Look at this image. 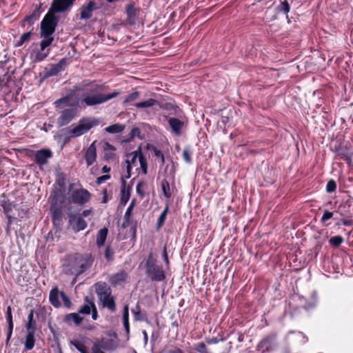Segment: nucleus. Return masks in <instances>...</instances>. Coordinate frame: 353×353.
Instances as JSON below:
<instances>
[{
	"instance_id": "obj_1",
	"label": "nucleus",
	"mask_w": 353,
	"mask_h": 353,
	"mask_svg": "<svg viewBox=\"0 0 353 353\" xmlns=\"http://www.w3.org/2000/svg\"><path fill=\"white\" fill-rule=\"evenodd\" d=\"M94 259L91 254H76L68 259L63 265V272L66 274L78 276L85 272L92 265Z\"/></svg>"
},
{
	"instance_id": "obj_2",
	"label": "nucleus",
	"mask_w": 353,
	"mask_h": 353,
	"mask_svg": "<svg viewBox=\"0 0 353 353\" xmlns=\"http://www.w3.org/2000/svg\"><path fill=\"white\" fill-rule=\"evenodd\" d=\"M58 20L53 14H46L41 22V37L43 39L41 41V50L46 49L54 41L52 34L54 32Z\"/></svg>"
},
{
	"instance_id": "obj_3",
	"label": "nucleus",
	"mask_w": 353,
	"mask_h": 353,
	"mask_svg": "<svg viewBox=\"0 0 353 353\" xmlns=\"http://www.w3.org/2000/svg\"><path fill=\"white\" fill-rule=\"evenodd\" d=\"M119 94V92L116 91L109 94L100 92L86 93L83 94L81 103H84L87 106H94L107 102L117 97Z\"/></svg>"
},
{
	"instance_id": "obj_4",
	"label": "nucleus",
	"mask_w": 353,
	"mask_h": 353,
	"mask_svg": "<svg viewBox=\"0 0 353 353\" xmlns=\"http://www.w3.org/2000/svg\"><path fill=\"white\" fill-rule=\"evenodd\" d=\"M97 124L98 121L95 119L83 118L79 120L76 126L70 128L68 132L71 137H78L88 132L93 126Z\"/></svg>"
},
{
	"instance_id": "obj_5",
	"label": "nucleus",
	"mask_w": 353,
	"mask_h": 353,
	"mask_svg": "<svg viewBox=\"0 0 353 353\" xmlns=\"http://www.w3.org/2000/svg\"><path fill=\"white\" fill-rule=\"evenodd\" d=\"M141 152V148H139L137 150L130 152L126 155V173L124 174L122 177H124V179H130L131 176V171L134 168H135L136 170L139 172L138 164Z\"/></svg>"
},
{
	"instance_id": "obj_6",
	"label": "nucleus",
	"mask_w": 353,
	"mask_h": 353,
	"mask_svg": "<svg viewBox=\"0 0 353 353\" xmlns=\"http://www.w3.org/2000/svg\"><path fill=\"white\" fill-rule=\"evenodd\" d=\"M68 222L72 230L76 233L83 230L87 227V222L79 214L70 213L68 215Z\"/></svg>"
},
{
	"instance_id": "obj_7",
	"label": "nucleus",
	"mask_w": 353,
	"mask_h": 353,
	"mask_svg": "<svg viewBox=\"0 0 353 353\" xmlns=\"http://www.w3.org/2000/svg\"><path fill=\"white\" fill-rule=\"evenodd\" d=\"M90 193L85 189L81 188L72 191L70 196L71 201L73 203L83 205L90 199Z\"/></svg>"
},
{
	"instance_id": "obj_8",
	"label": "nucleus",
	"mask_w": 353,
	"mask_h": 353,
	"mask_svg": "<svg viewBox=\"0 0 353 353\" xmlns=\"http://www.w3.org/2000/svg\"><path fill=\"white\" fill-rule=\"evenodd\" d=\"M145 274L153 281H163L165 279L163 270L157 264L146 267Z\"/></svg>"
},
{
	"instance_id": "obj_9",
	"label": "nucleus",
	"mask_w": 353,
	"mask_h": 353,
	"mask_svg": "<svg viewBox=\"0 0 353 353\" xmlns=\"http://www.w3.org/2000/svg\"><path fill=\"white\" fill-rule=\"evenodd\" d=\"M52 157V152L50 149H41L36 152L34 160L37 165L42 166L46 164Z\"/></svg>"
},
{
	"instance_id": "obj_10",
	"label": "nucleus",
	"mask_w": 353,
	"mask_h": 353,
	"mask_svg": "<svg viewBox=\"0 0 353 353\" xmlns=\"http://www.w3.org/2000/svg\"><path fill=\"white\" fill-rule=\"evenodd\" d=\"M66 65V59H61L57 64L52 65L49 70L44 72V78L46 79L57 75L65 70Z\"/></svg>"
},
{
	"instance_id": "obj_11",
	"label": "nucleus",
	"mask_w": 353,
	"mask_h": 353,
	"mask_svg": "<svg viewBox=\"0 0 353 353\" xmlns=\"http://www.w3.org/2000/svg\"><path fill=\"white\" fill-rule=\"evenodd\" d=\"M166 118L172 132L176 136H180L185 125L184 121L176 117Z\"/></svg>"
},
{
	"instance_id": "obj_12",
	"label": "nucleus",
	"mask_w": 353,
	"mask_h": 353,
	"mask_svg": "<svg viewBox=\"0 0 353 353\" xmlns=\"http://www.w3.org/2000/svg\"><path fill=\"white\" fill-rule=\"evenodd\" d=\"M276 338V334L275 333L268 335L258 344V350L262 352L271 351L272 350L273 342Z\"/></svg>"
},
{
	"instance_id": "obj_13",
	"label": "nucleus",
	"mask_w": 353,
	"mask_h": 353,
	"mask_svg": "<svg viewBox=\"0 0 353 353\" xmlns=\"http://www.w3.org/2000/svg\"><path fill=\"white\" fill-rule=\"evenodd\" d=\"M75 0H53L51 9L54 12H63L71 7Z\"/></svg>"
},
{
	"instance_id": "obj_14",
	"label": "nucleus",
	"mask_w": 353,
	"mask_h": 353,
	"mask_svg": "<svg viewBox=\"0 0 353 353\" xmlns=\"http://www.w3.org/2000/svg\"><path fill=\"white\" fill-rule=\"evenodd\" d=\"M99 8L96 3L93 1H90L87 5H83L81 8L80 19H89L92 16V12Z\"/></svg>"
},
{
	"instance_id": "obj_15",
	"label": "nucleus",
	"mask_w": 353,
	"mask_h": 353,
	"mask_svg": "<svg viewBox=\"0 0 353 353\" xmlns=\"http://www.w3.org/2000/svg\"><path fill=\"white\" fill-rule=\"evenodd\" d=\"M75 117V110L72 108L65 109L61 113L57 123L59 126L62 127L68 124Z\"/></svg>"
},
{
	"instance_id": "obj_16",
	"label": "nucleus",
	"mask_w": 353,
	"mask_h": 353,
	"mask_svg": "<svg viewBox=\"0 0 353 353\" xmlns=\"http://www.w3.org/2000/svg\"><path fill=\"white\" fill-rule=\"evenodd\" d=\"M139 11V9L134 8L133 3H129L125 6L127 21L128 24L133 25L136 23L138 19Z\"/></svg>"
},
{
	"instance_id": "obj_17",
	"label": "nucleus",
	"mask_w": 353,
	"mask_h": 353,
	"mask_svg": "<svg viewBox=\"0 0 353 353\" xmlns=\"http://www.w3.org/2000/svg\"><path fill=\"white\" fill-rule=\"evenodd\" d=\"M95 292L99 299L112 294L110 287L105 282H98L95 283Z\"/></svg>"
},
{
	"instance_id": "obj_18",
	"label": "nucleus",
	"mask_w": 353,
	"mask_h": 353,
	"mask_svg": "<svg viewBox=\"0 0 353 353\" xmlns=\"http://www.w3.org/2000/svg\"><path fill=\"white\" fill-rule=\"evenodd\" d=\"M55 197L52 200L50 210L52 211V219L54 224H59L62 219V207L57 205L54 201Z\"/></svg>"
},
{
	"instance_id": "obj_19",
	"label": "nucleus",
	"mask_w": 353,
	"mask_h": 353,
	"mask_svg": "<svg viewBox=\"0 0 353 353\" xmlns=\"http://www.w3.org/2000/svg\"><path fill=\"white\" fill-rule=\"evenodd\" d=\"M101 303L102 307L107 308L111 312L117 311V306L115 303V298L110 294L99 299Z\"/></svg>"
},
{
	"instance_id": "obj_20",
	"label": "nucleus",
	"mask_w": 353,
	"mask_h": 353,
	"mask_svg": "<svg viewBox=\"0 0 353 353\" xmlns=\"http://www.w3.org/2000/svg\"><path fill=\"white\" fill-rule=\"evenodd\" d=\"M96 159L97 149L94 143H92L88 148L85 155V159L88 166L92 165L95 162Z\"/></svg>"
},
{
	"instance_id": "obj_21",
	"label": "nucleus",
	"mask_w": 353,
	"mask_h": 353,
	"mask_svg": "<svg viewBox=\"0 0 353 353\" xmlns=\"http://www.w3.org/2000/svg\"><path fill=\"white\" fill-rule=\"evenodd\" d=\"M126 179L124 177H121V199L120 203L123 205H125L128 202L130 197V188H126Z\"/></svg>"
},
{
	"instance_id": "obj_22",
	"label": "nucleus",
	"mask_w": 353,
	"mask_h": 353,
	"mask_svg": "<svg viewBox=\"0 0 353 353\" xmlns=\"http://www.w3.org/2000/svg\"><path fill=\"white\" fill-rule=\"evenodd\" d=\"M127 276H128L127 273L125 271L121 270V271L114 274V275H112L110 278V282L114 286L121 285L122 283H123L125 281Z\"/></svg>"
},
{
	"instance_id": "obj_23",
	"label": "nucleus",
	"mask_w": 353,
	"mask_h": 353,
	"mask_svg": "<svg viewBox=\"0 0 353 353\" xmlns=\"http://www.w3.org/2000/svg\"><path fill=\"white\" fill-rule=\"evenodd\" d=\"M85 303L80 306L78 312L83 314H90L93 306L95 305L94 303L90 300L88 296L85 298Z\"/></svg>"
},
{
	"instance_id": "obj_24",
	"label": "nucleus",
	"mask_w": 353,
	"mask_h": 353,
	"mask_svg": "<svg viewBox=\"0 0 353 353\" xmlns=\"http://www.w3.org/2000/svg\"><path fill=\"white\" fill-rule=\"evenodd\" d=\"M59 292L57 288H54L51 290L49 295V300L50 303L55 307H59L61 304L59 301Z\"/></svg>"
},
{
	"instance_id": "obj_25",
	"label": "nucleus",
	"mask_w": 353,
	"mask_h": 353,
	"mask_svg": "<svg viewBox=\"0 0 353 353\" xmlns=\"http://www.w3.org/2000/svg\"><path fill=\"white\" fill-rule=\"evenodd\" d=\"M83 318L79 316V313H70L65 316L64 321L68 324L73 322L76 325H79L83 321Z\"/></svg>"
},
{
	"instance_id": "obj_26",
	"label": "nucleus",
	"mask_w": 353,
	"mask_h": 353,
	"mask_svg": "<svg viewBox=\"0 0 353 353\" xmlns=\"http://www.w3.org/2000/svg\"><path fill=\"white\" fill-rule=\"evenodd\" d=\"M336 154L341 159L345 161L347 163L350 164L352 162V154L346 148H340L336 151Z\"/></svg>"
},
{
	"instance_id": "obj_27",
	"label": "nucleus",
	"mask_w": 353,
	"mask_h": 353,
	"mask_svg": "<svg viewBox=\"0 0 353 353\" xmlns=\"http://www.w3.org/2000/svg\"><path fill=\"white\" fill-rule=\"evenodd\" d=\"M108 230L106 228H101L97 233L96 243L99 248L102 247L106 240Z\"/></svg>"
},
{
	"instance_id": "obj_28",
	"label": "nucleus",
	"mask_w": 353,
	"mask_h": 353,
	"mask_svg": "<svg viewBox=\"0 0 353 353\" xmlns=\"http://www.w3.org/2000/svg\"><path fill=\"white\" fill-rule=\"evenodd\" d=\"M104 157L106 160H113L115 159V148L113 145L106 142L104 144Z\"/></svg>"
},
{
	"instance_id": "obj_29",
	"label": "nucleus",
	"mask_w": 353,
	"mask_h": 353,
	"mask_svg": "<svg viewBox=\"0 0 353 353\" xmlns=\"http://www.w3.org/2000/svg\"><path fill=\"white\" fill-rule=\"evenodd\" d=\"M122 319H123V324L125 332L127 334V336H129V334H130V323H129V307H128V305H125L123 307Z\"/></svg>"
},
{
	"instance_id": "obj_30",
	"label": "nucleus",
	"mask_w": 353,
	"mask_h": 353,
	"mask_svg": "<svg viewBox=\"0 0 353 353\" xmlns=\"http://www.w3.org/2000/svg\"><path fill=\"white\" fill-rule=\"evenodd\" d=\"M41 4L39 6H37L32 13L26 17L25 21L30 24L33 23L35 21H37L39 19L41 14Z\"/></svg>"
},
{
	"instance_id": "obj_31",
	"label": "nucleus",
	"mask_w": 353,
	"mask_h": 353,
	"mask_svg": "<svg viewBox=\"0 0 353 353\" xmlns=\"http://www.w3.org/2000/svg\"><path fill=\"white\" fill-rule=\"evenodd\" d=\"M159 108L170 112V114H176L179 108L171 102L161 103L159 104Z\"/></svg>"
},
{
	"instance_id": "obj_32",
	"label": "nucleus",
	"mask_w": 353,
	"mask_h": 353,
	"mask_svg": "<svg viewBox=\"0 0 353 353\" xmlns=\"http://www.w3.org/2000/svg\"><path fill=\"white\" fill-rule=\"evenodd\" d=\"M35 343L34 333H27L24 343L25 350L29 351L33 349Z\"/></svg>"
},
{
	"instance_id": "obj_33",
	"label": "nucleus",
	"mask_w": 353,
	"mask_h": 353,
	"mask_svg": "<svg viewBox=\"0 0 353 353\" xmlns=\"http://www.w3.org/2000/svg\"><path fill=\"white\" fill-rule=\"evenodd\" d=\"M158 103V101L154 99H149L146 101L136 103L134 105L137 108H148L152 107L153 105Z\"/></svg>"
},
{
	"instance_id": "obj_34",
	"label": "nucleus",
	"mask_w": 353,
	"mask_h": 353,
	"mask_svg": "<svg viewBox=\"0 0 353 353\" xmlns=\"http://www.w3.org/2000/svg\"><path fill=\"white\" fill-rule=\"evenodd\" d=\"M125 126L120 123H116L108 126L105 130L111 134L120 133L124 130Z\"/></svg>"
},
{
	"instance_id": "obj_35",
	"label": "nucleus",
	"mask_w": 353,
	"mask_h": 353,
	"mask_svg": "<svg viewBox=\"0 0 353 353\" xmlns=\"http://www.w3.org/2000/svg\"><path fill=\"white\" fill-rule=\"evenodd\" d=\"M132 313L134 315L135 321H143L146 319L145 315H144L141 311L139 304H137L136 307L132 309Z\"/></svg>"
},
{
	"instance_id": "obj_36",
	"label": "nucleus",
	"mask_w": 353,
	"mask_h": 353,
	"mask_svg": "<svg viewBox=\"0 0 353 353\" xmlns=\"http://www.w3.org/2000/svg\"><path fill=\"white\" fill-rule=\"evenodd\" d=\"M161 188L165 197L170 199L172 196V193L170 191V183L167 180L163 179L161 181Z\"/></svg>"
},
{
	"instance_id": "obj_37",
	"label": "nucleus",
	"mask_w": 353,
	"mask_h": 353,
	"mask_svg": "<svg viewBox=\"0 0 353 353\" xmlns=\"http://www.w3.org/2000/svg\"><path fill=\"white\" fill-rule=\"evenodd\" d=\"M139 170H141V172L143 174H146L147 171H148L147 160H146V158L142 154V152H141V154L139 155Z\"/></svg>"
},
{
	"instance_id": "obj_38",
	"label": "nucleus",
	"mask_w": 353,
	"mask_h": 353,
	"mask_svg": "<svg viewBox=\"0 0 353 353\" xmlns=\"http://www.w3.org/2000/svg\"><path fill=\"white\" fill-rule=\"evenodd\" d=\"M140 97V92L139 91H134L133 92L128 94L123 101V104L131 103L132 102L135 101Z\"/></svg>"
},
{
	"instance_id": "obj_39",
	"label": "nucleus",
	"mask_w": 353,
	"mask_h": 353,
	"mask_svg": "<svg viewBox=\"0 0 353 353\" xmlns=\"http://www.w3.org/2000/svg\"><path fill=\"white\" fill-rule=\"evenodd\" d=\"M45 50H46V49L41 50V48H40V50L38 51L35 54V57H34L35 62L42 61L48 57V55L50 53V50L48 49L46 50V52H45Z\"/></svg>"
},
{
	"instance_id": "obj_40",
	"label": "nucleus",
	"mask_w": 353,
	"mask_h": 353,
	"mask_svg": "<svg viewBox=\"0 0 353 353\" xmlns=\"http://www.w3.org/2000/svg\"><path fill=\"white\" fill-rule=\"evenodd\" d=\"M32 36V31L23 33L21 37L19 40L15 44L16 47L21 46L24 43L28 42L30 40Z\"/></svg>"
},
{
	"instance_id": "obj_41",
	"label": "nucleus",
	"mask_w": 353,
	"mask_h": 353,
	"mask_svg": "<svg viewBox=\"0 0 353 353\" xmlns=\"http://www.w3.org/2000/svg\"><path fill=\"white\" fill-rule=\"evenodd\" d=\"M168 210H169L168 205H166L164 210L159 215L158 220H157V226L159 228H161L163 225L165 220L166 219L167 214L168 212Z\"/></svg>"
},
{
	"instance_id": "obj_42",
	"label": "nucleus",
	"mask_w": 353,
	"mask_h": 353,
	"mask_svg": "<svg viewBox=\"0 0 353 353\" xmlns=\"http://www.w3.org/2000/svg\"><path fill=\"white\" fill-rule=\"evenodd\" d=\"M343 241L344 239L341 236H334L330 239L329 243L332 247L337 248L343 242Z\"/></svg>"
},
{
	"instance_id": "obj_43",
	"label": "nucleus",
	"mask_w": 353,
	"mask_h": 353,
	"mask_svg": "<svg viewBox=\"0 0 353 353\" xmlns=\"http://www.w3.org/2000/svg\"><path fill=\"white\" fill-rule=\"evenodd\" d=\"M1 205L3 210L4 213L7 214H10V213L12 212V208L14 207V205L12 203L10 202L9 201H3L1 202Z\"/></svg>"
},
{
	"instance_id": "obj_44",
	"label": "nucleus",
	"mask_w": 353,
	"mask_h": 353,
	"mask_svg": "<svg viewBox=\"0 0 353 353\" xmlns=\"http://www.w3.org/2000/svg\"><path fill=\"white\" fill-rule=\"evenodd\" d=\"M290 6L287 1H284L281 2L279 6L277 7V10L279 12H283L284 14H288L290 11Z\"/></svg>"
},
{
	"instance_id": "obj_45",
	"label": "nucleus",
	"mask_w": 353,
	"mask_h": 353,
	"mask_svg": "<svg viewBox=\"0 0 353 353\" xmlns=\"http://www.w3.org/2000/svg\"><path fill=\"white\" fill-rule=\"evenodd\" d=\"M71 344L74 346L75 348L81 353H88L87 351V347L83 343L79 341H72Z\"/></svg>"
},
{
	"instance_id": "obj_46",
	"label": "nucleus",
	"mask_w": 353,
	"mask_h": 353,
	"mask_svg": "<svg viewBox=\"0 0 353 353\" xmlns=\"http://www.w3.org/2000/svg\"><path fill=\"white\" fill-rule=\"evenodd\" d=\"M183 158L187 163H192V152L189 148H185L183 151Z\"/></svg>"
},
{
	"instance_id": "obj_47",
	"label": "nucleus",
	"mask_w": 353,
	"mask_h": 353,
	"mask_svg": "<svg viewBox=\"0 0 353 353\" xmlns=\"http://www.w3.org/2000/svg\"><path fill=\"white\" fill-rule=\"evenodd\" d=\"M153 152L154 156L160 159L161 164L163 165L165 163V157L162 152L155 147L153 148Z\"/></svg>"
},
{
	"instance_id": "obj_48",
	"label": "nucleus",
	"mask_w": 353,
	"mask_h": 353,
	"mask_svg": "<svg viewBox=\"0 0 353 353\" xmlns=\"http://www.w3.org/2000/svg\"><path fill=\"white\" fill-rule=\"evenodd\" d=\"M6 319L8 325H13L12 309L10 306H8L6 311Z\"/></svg>"
},
{
	"instance_id": "obj_49",
	"label": "nucleus",
	"mask_w": 353,
	"mask_h": 353,
	"mask_svg": "<svg viewBox=\"0 0 353 353\" xmlns=\"http://www.w3.org/2000/svg\"><path fill=\"white\" fill-rule=\"evenodd\" d=\"M336 189V184L334 180H330L327 182L326 185V190L327 192H333Z\"/></svg>"
},
{
	"instance_id": "obj_50",
	"label": "nucleus",
	"mask_w": 353,
	"mask_h": 353,
	"mask_svg": "<svg viewBox=\"0 0 353 353\" xmlns=\"http://www.w3.org/2000/svg\"><path fill=\"white\" fill-rule=\"evenodd\" d=\"M60 296L63 302L65 307L67 308H70L72 303L70 299L67 296V295L64 292H61L60 293Z\"/></svg>"
},
{
	"instance_id": "obj_51",
	"label": "nucleus",
	"mask_w": 353,
	"mask_h": 353,
	"mask_svg": "<svg viewBox=\"0 0 353 353\" xmlns=\"http://www.w3.org/2000/svg\"><path fill=\"white\" fill-rule=\"evenodd\" d=\"M333 216V212H331L327 210H324L323 216L321 218V222L325 223L327 220L330 219Z\"/></svg>"
},
{
	"instance_id": "obj_52",
	"label": "nucleus",
	"mask_w": 353,
	"mask_h": 353,
	"mask_svg": "<svg viewBox=\"0 0 353 353\" xmlns=\"http://www.w3.org/2000/svg\"><path fill=\"white\" fill-rule=\"evenodd\" d=\"M26 328L28 331V333H34L36 330V322H27L26 324Z\"/></svg>"
},
{
	"instance_id": "obj_53",
	"label": "nucleus",
	"mask_w": 353,
	"mask_h": 353,
	"mask_svg": "<svg viewBox=\"0 0 353 353\" xmlns=\"http://www.w3.org/2000/svg\"><path fill=\"white\" fill-rule=\"evenodd\" d=\"M145 185V183L143 182V181H140L137 183V187H136V191H137V193L141 197L143 198L145 195V193L142 189V188Z\"/></svg>"
},
{
	"instance_id": "obj_54",
	"label": "nucleus",
	"mask_w": 353,
	"mask_h": 353,
	"mask_svg": "<svg viewBox=\"0 0 353 353\" xmlns=\"http://www.w3.org/2000/svg\"><path fill=\"white\" fill-rule=\"evenodd\" d=\"M13 327L14 325H8V330L6 332V345H8L9 341L10 340V338L12 336V331H13Z\"/></svg>"
},
{
	"instance_id": "obj_55",
	"label": "nucleus",
	"mask_w": 353,
	"mask_h": 353,
	"mask_svg": "<svg viewBox=\"0 0 353 353\" xmlns=\"http://www.w3.org/2000/svg\"><path fill=\"white\" fill-rule=\"evenodd\" d=\"M156 263V259L153 257L152 253H150V254L148 256V259L146 260L145 263V268L150 267V265H155Z\"/></svg>"
},
{
	"instance_id": "obj_56",
	"label": "nucleus",
	"mask_w": 353,
	"mask_h": 353,
	"mask_svg": "<svg viewBox=\"0 0 353 353\" xmlns=\"http://www.w3.org/2000/svg\"><path fill=\"white\" fill-rule=\"evenodd\" d=\"M92 351L93 353H103L102 351V347L99 342L94 343L92 347Z\"/></svg>"
},
{
	"instance_id": "obj_57",
	"label": "nucleus",
	"mask_w": 353,
	"mask_h": 353,
	"mask_svg": "<svg viewBox=\"0 0 353 353\" xmlns=\"http://www.w3.org/2000/svg\"><path fill=\"white\" fill-rule=\"evenodd\" d=\"M113 255L114 252L111 250L110 246H108L105 251V258L106 260L110 261L112 259Z\"/></svg>"
},
{
	"instance_id": "obj_58",
	"label": "nucleus",
	"mask_w": 353,
	"mask_h": 353,
	"mask_svg": "<svg viewBox=\"0 0 353 353\" xmlns=\"http://www.w3.org/2000/svg\"><path fill=\"white\" fill-rule=\"evenodd\" d=\"M110 179V174H105V175L98 177L97 179L96 183L98 185H101V183H104L105 181H106L107 180H108Z\"/></svg>"
},
{
	"instance_id": "obj_59",
	"label": "nucleus",
	"mask_w": 353,
	"mask_h": 353,
	"mask_svg": "<svg viewBox=\"0 0 353 353\" xmlns=\"http://www.w3.org/2000/svg\"><path fill=\"white\" fill-rule=\"evenodd\" d=\"M69 103V99L68 97H63L60 99L57 100L54 102V104L57 105V107H60L61 104H68Z\"/></svg>"
},
{
	"instance_id": "obj_60",
	"label": "nucleus",
	"mask_w": 353,
	"mask_h": 353,
	"mask_svg": "<svg viewBox=\"0 0 353 353\" xmlns=\"http://www.w3.org/2000/svg\"><path fill=\"white\" fill-rule=\"evenodd\" d=\"M132 210H133V208H132L131 206H128V208H127V210L125 211L124 218H125V222H127L128 223H130V216H131Z\"/></svg>"
},
{
	"instance_id": "obj_61",
	"label": "nucleus",
	"mask_w": 353,
	"mask_h": 353,
	"mask_svg": "<svg viewBox=\"0 0 353 353\" xmlns=\"http://www.w3.org/2000/svg\"><path fill=\"white\" fill-rule=\"evenodd\" d=\"M223 339H219L216 337H212V338H205V342L209 344H216L219 343V341H223Z\"/></svg>"
},
{
	"instance_id": "obj_62",
	"label": "nucleus",
	"mask_w": 353,
	"mask_h": 353,
	"mask_svg": "<svg viewBox=\"0 0 353 353\" xmlns=\"http://www.w3.org/2000/svg\"><path fill=\"white\" fill-rule=\"evenodd\" d=\"M90 314H92V319L93 320H97L98 319L99 315L96 305L93 306V308L92 309Z\"/></svg>"
},
{
	"instance_id": "obj_63",
	"label": "nucleus",
	"mask_w": 353,
	"mask_h": 353,
	"mask_svg": "<svg viewBox=\"0 0 353 353\" xmlns=\"http://www.w3.org/2000/svg\"><path fill=\"white\" fill-rule=\"evenodd\" d=\"M162 257H163V261H165V264L168 265L169 264V260H168V253H167L165 248H164V249H163V253H162Z\"/></svg>"
},
{
	"instance_id": "obj_64",
	"label": "nucleus",
	"mask_w": 353,
	"mask_h": 353,
	"mask_svg": "<svg viewBox=\"0 0 353 353\" xmlns=\"http://www.w3.org/2000/svg\"><path fill=\"white\" fill-rule=\"evenodd\" d=\"M168 353H184L180 348H175L174 350H170Z\"/></svg>"
}]
</instances>
